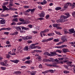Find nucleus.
I'll return each instance as SVG.
<instances>
[{
    "mask_svg": "<svg viewBox=\"0 0 75 75\" xmlns=\"http://www.w3.org/2000/svg\"><path fill=\"white\" fill-rule=\"evenodd\" d=\"M3 59V58L2 57H0V61H1V60ZM0 64L1 65H3L6 67H8V66H10L9 64H7V60L5 61L4 62H0Z\"/></svg>",
    "mask_w": 75,
    "mask_h": 75,
    "instance_id": "obj_1",
    "label": "nucleus"
},
{
    "mask_svg": "<svg viewBox=\"0 0 75 75\" xmlns=\"http://www.w3.org/2000/svg\"><path fill=\"white\" fill-rule=\"evenodd\" d=\"M56 21L57 23H64L65 21V20L61 16L60 19L57 20Z\"/></svg>",
    "mask_w": 75,
    "mask_h": 75,
    "instance_id": "obj_2",
    "label": "nucleus"
},
{
    "mask_svg": "<svg viewBox=\"0 0 75 75\" xmlns=\"http://www.w3.org/2000/svg\"><path fill=\"white\" fill-rule=\"evenodd\" d=\"M0 19L1 20L0 21V24H6V20L1 18H0Z\"/></svg>",
    "mask_w": 75,
    "mask_h": 75,
    "instance_id": "obj_3",
    "label": "nucleus"
},
{
    "mask_svg": "<svg viewBox=\"0 0 75 75\" xmlns=\"http://www.w3.org/2000/svg\"><path fill=\"white\" fill-rule=\"evenodd\" d=\"M39 15L40 17H44L45 16V13L43 11H42L41 13L39 14Z\"/></svg>",
    "mask_w": 75,
    "mask_h": 75,
    "instance_id": "obj_4",
    "label": "nucleus"
},
{
    "mask_svg": "<svg viewBox=\"0 0 75 75\" xmlns=\"http://www.w3.org/2000/svg\"><path fill=\"white\" fill-rule=\"evenodd\" d=\"M21 26H18L17 27H15V28L18 31H21Z\"/></svg>",
    "mask_w": 75,
    "mask_h": 75,
    "instance_id": "obj_5",
    "label": "nucleus"
},
{
    "mask_svg": "<svg viewBox=\"0 0 75 75\" xmlns=\"http://www.w3.org/2000/svg\"><path fill=\"white\" fill-rule=\"evenodd\" d=\"M58 64V63H52V66L53 67H55V68H59V66L56 65H57Z\"/></svg>",
    "mask_w": 75,
    "mask_h": 75,
    "instance_id": "obj_6",
    "label": "nucleus"
},
{
    "mask_svg": "<svg viewBox=\"0 0 75 75\" xmlns=\"http://www.w3.org/2000/svg\"><path fill=\"white\" fill-rule=\"evenodd\" d=\"M61 40L63 42H67V40L65 38V37H63L61 38Z\"/></svg>",
    "mask_w": 75,
    "mask_h": 75,
    "instance_id": "obj_7",
    "label": "nucleus"
},
{
    "mask_svg": "<svg viewBox=\"0 0 75 75\" xmlns=\"http://www.w3.org/2000/svg\"><path fill=\"white\" fill-rule=\"evenodd\" d=\"M47 2L45 0H44L42 2H41L40 3V4L42 5H44V4H47Z\"/></svg>",
    "mask_w": 75,
    "mask_h": 75,
    "instance_id": "obj_8",
    "label": "nucleus"
},
{
    "mask_svg": "<svg viewBox=\"0 0 75 75\" xmlns=\"http://www.w3.org/2000/svg\"><path fill=\"white\" fill-rule=\"evenodd\" d=\"M11 62H14V63L17 64V63H18V62H19V60H11Z\"/></svg>",
    "mask_w": 75,
    "mask_h": 75,
    "instance_id": "obj_9",
    "label": "nucleus"
},
{
    "mask_svg": "<svg viewBox=\"0 0 75 75\" xmlns=\"http://www.w3.org/2000/svg\"><path fill=\"white\" fill-rule=\"evenodd\" d=\"M29 23H30V21H25L23 22V24H29Z\"/></svg>",
    "mask_w": 75,
    "mask_h": 75,
    "instance_id": "obj_10",
    "label": "nucleus"
},
{
    "mask_svg": "<svg viewBox=\"0 0 75 75\" xmlns=\"http://www.w3.org/2000/svg\"><path fill=\"white\" fill-rule=\"evenodd\" d=\"M21 28L22 30H26V31H28L29 30V28H26L24 26H21Z\"/></svg>",
    "mask_w": 75,
    "mask_h": 75,
    "instance_id": "obj_11",
    "label": "nucleus"
},
{
    "mask_svg": "<svg viewBox=\"0 0 75 75\" xmlns=\"http://www.w3.org/2000/svg\"><path fill=\"white\" fill-rule=\"evenodd\" d=\"M69 31L70 33H74V28L70 29L69 30Z\"/></svg>",
    "mask_w": 75,
    "mask_h": 75,
    "instance_id": "obj_12",
    "label": "nucleus"
},
{
    "mask_svg": "<svg viewBox=\"0 0 75 75\" xmlns=\"http://www.w3.org/2000/svg\"><path fill=\"white\" fill-rule=\"evenodd\" d=\"M67 64H68V66L71 67H73V66L71 65V64H72V62H69L67 63Z\"/></svg>",
    "mask_w": 75,
    "mask_h": 75,
    "instance_id": "obj_13",
    "label": "nucleus"
},
{
    "mask_svg": "<svg viewBox=\"0 0 75 75\" xmlns=\"http://www.w3.org/2000/svg\"><path fill=\"white\" fill-rule=\"evenodd\" d=\"M2 7L4 10H7L8 11L9 10V9L7 8L6 6H2Z\"/></svg>",
    "mask_w": 75,
    "mask_h": 75,
    "instance_id": "obj_14",
    "label": "nucleus"
},
{
    "mask_svg": "<svg viewBox=\"0 0 75 75\" xmlns=\"http://www.w3.org/2000/svg\"><path fill=\"white\" fill-rule=\"evenodd\" d=\"M62 50L64 52H65V53L66 52H69V50H68V49H63Z\"/></svg>",
    "mask_w": 75,
    "mask_h": 75,
    "instance_id": "obj_15",
    "label": "nucleus"
},
{
    "mask_svg": "<svg viewBox=\"0 0 75 75\" xmlns=\"http://www.w3.org/2000/svg\"><path fill=\"white\" fill-rule=\"evenodd\" d=\"M30 47L31 48V49H35V48H37V47L36 46H33L32 45L30 46Z\"/></svg>",
    "mask_w": 75,
    "mask_h": 75,
    "instance_id": "obj_16",
    "label": "nucleus"
},
{
    "mask_svg": "<svg viewBox=\"0 0 75 75\" xmlns=\"http://www.w3.org/2000/svg\"><path fill=\"white\" fill-rule=\"evenodd\" d=\"M54 27H56V28H57L58 26H59V24H53Z\"/></svg>",
    "mask_w": 75,
    "mask_h": 75,
    "instance_id": "obj_17",
    "label": "nucleus"
},
{
    "mask_svg": "<svg viewBox=\"0 0 75 75\" xmlns=\"http://www.w3.org/2000/svg\"><path fill=\"white\" fill-rule=\"evenodd\" d=\"M29 46H25V47L24 48V50L25 51H28V47Z\"/></svg>",
    "mask_w": 75,
    "mask_h": 75,
    "instance_id": "obj_18",
    "label": "nucleus"
},
{
    "mask_svg": "<svg viewBox=\"0 0 75 75\" xmlns=\"http://www.w3.org/2000/svg\"><path fill=\"white\" fill-rule=\"evenodd\" d=\"M18 19L17 18H14L13 19V21H16V22H18Z\"/></svg>",
    "mask_w": 75,
    "mask_h": 75,
    "instance_id": "obj_19",
    "label": "nucleus"
},
{
    "mask_svg": "<svg viewBox=\"0 0 75 75\" xmlns=\"http://www.w3.org/2000/svg\"><path fill=\"white\" fill-rule=\"evenodd\" d=\"M19 20L21 22H24L25 21L24 19L23 18H20Z\"/></svg>",
    "mask_w": 75,
    "mask_h": 75,
    "instance_id": "obj_20",
    "label": "nucleus"
},
{
    "mask_svg": "<svg viewBox=\"0 0 75 75\" xmlns=\"http://www.w3.org/2000/svg\"><path fill=\"white\" fill-rule=\"evenodd\" d=\"M35 10L34 8L31 9L30 10V11L31 12V14H33V13L35 11Z\"/></svg>",
    "mask_w": 75,
    "mask_h": 75,
    "instance_id": "obj_21",
    "label": "nucleus"
},
{
    "mask_svg": "<svg viewBox=\"0 0 75 75\" xmlns=\"http://www.w3.org/2000/svg\"><path fill=\"white\" fill-rule=\"evenodd\" d=\"M21 72L20 71H17L15 72V74H16L17 75H18V74H21Z\"/></svg>",
    "mask_w": 75,
    "mask_h": 75,
    "instance_id": "obj_22",
    "label": "nucleus"
},
{
    "mask_svg": "<svg viewBox=\"0 0 75 75\" xmlns=\"http://www.w3.org/2000/svg\"><path fill=\"white\" fill-rule=\"evenodd\" d=\"M50 53L48 52H45L43 54V55H48V56H50Z\"/></svg>",
    "mask_w": 75,
    "mask_h": 75,
    "instance_id": "obj_23",
    "label": "nucleus"
},
{
    "mask_svg": "<svg viewBox=\"0 0 75 75\" xmlns=\"http://www.w3.org/2000/svg\"><path fill=\"white\" fill-rule=\"evenodd\" d=\"M61 7H57L55 8V10H61Z\"/></svg>",
    "mask_w": 75,
    "mask_h": 75,
    "instance_id": "obj_24",
    "label": "nucleus"
},
{
    "mask_svg": "<svg viewBox=\"0 0 75 75\" xmlns=\"http://www.w3.org/2000/svg\"><path fill=\"white\" fill-rule=\"evenodd\" d=\"M66 5H67L68 6H71V5H72V4L69 3H66Z\"/></svg>",
    "mask_w": 75,
    "mask_h": 75,
    "instance_id": "obj_25",
    "label": "nucleus"
},
{
    "mask_svg": "<svg viewBox=\"0 0 75 75\" xmlns=\"http://www.w3.org/2000/svg\"><path fill=\"white\" fill-rule=\"evenodd\" d=\"M57 52H52V54H53V55L54 56V55H57L58 54H57V53H56Z\"/></svg>",
    "mask_w": 75,
    "mask_h": 75,
    "instance_id": "obj_26",
    "label": "nucleus"
},
{
    "mask_svg": "<svg viewBox=\"0 0 75 75\" xmlns=\"http://www.w3.org/2000/svg\"><path fill=\"white\" fill-rule=\"evenodd\" d=\"M61 17H62L64 19V18H68V17L67 16H64V15L61 16Z\"/></svg>",
    "mask_w": 75,
    "mask_h": 75,
    "instance_id": "obj_27",
    "label": "nucleus"
},
{
    "mask_svg": "<svg viewBox=\"0 0 75 75\" xmlns=\"http://www.w3.org/2000/svg\"><path fill=\"white\" fill-rule=\"evenodd\" d=\"M54 39V38H49L48 39H47V41H51V40H52Z\"/></svg>",
    "mask_w": 75,
    "mask_h": 75,
    "instance_id": "obj_28",
    "label": "nucleus"
},
{
    "mask_svg": "<svg viewBox=\"0 0 75 75\" xmlns=\"http://www.w3.org/2000/svg\"><path fill=\"white\" fill-rule=\"evenodd\" d=\"M65 15H66V16H67V17H70V16H71L70 15H69V13H65Z\"/></svg>",
    "mask_w": 75,
    "mask_h": 75,
    "instance_id": "obj_29",
    "label": "nucleus"
},
{
    "mask_svg": "<svg viewBox=\"0 0 75 75\" xmlns=\"http://www.w3.org/2000/svg\"><path fill=\"white\" fill-rule=\"evenodd\" d=\"M64 47H67V45H64L61 46V48H64Z\"/></svg>",
    "mask_w": 75,
    "mask_h": 75,
    "instance_id": "obj_30",
    "label": "nucleus"
},
{
    "mask_svg": "<svg viewBox=\"0 0 75 75\" xmlns=\"http://www.w3.org/2000/svg\"><path fill=\"white\" fill-rule=\"evenodd\" d=\"M63 72H64V74H67L68 73H69V71L65 70Z\"/></svg>",
    "mask_w": 75,
    "mask_h": 75,
    "instance_id": "obj_31",
    "label": "nucleus"
},
{
    "mask_svg": "<svg viewBox=\"0 0 75 75\" xmlns=\"http://www.w3.org/2000/svg\"><path fill=\"white\" fill-rule=\"evenodd\" d=\"M30 60H28V61H27L25 62V64H30Z\"/></svg>",
    "mask_w": 75,
    "mask_h": 75,
    "instance_id": "obj_32",
    "label": "nucleus"
},
{
    "mask_svg": "<svg viewBox=\"0 0 75 75\" xmlns=\"http://www.w3.org/2000/svg\"><path fill=\"white\" fill-rule=\"evenodd\" d=\"M54 42H59V39H55L53 40Z\"/></svg>",
    "mask_w": 75,
    "mask_h": 75,
    "instance_id": "obj_33",
    "label": "nucleus"
},
{
    "mask_svg": "<svg viewBox=\"0 0 75 75\" xmlns=\"http://www.w3.org/2000/svg\"><path fill=\"white\" fill-rule=\"evenodd\" d=\"M8 4V2H7L4 3L3 4V5L4 6H6V5H7V4Z\"/></svg>",
    "mask_w": 75,
    "mask_h": 75,
    "instance_id": "obj_34",
    "label": "nucleus"
},
{
    "mask_svg": "<svg viewBox=\"0 0 75 75\" xmlns=\"http://www.w3.org/2000/svg\"><path fill=\"white\" fill-rule=\"evenodd\" d=\"M22 38L23 40H27L26 37H22Z\"/></svg>",
    "mask_w": 75,
    "mask_h": 75,
    "instance_id": "obj_35",
    "label": "nucleus"
},
{
    "mask_svg": "<svg viewBox=\"0 0 75 75\" xmlns=\"http://www.w3.org/2000/svg\"><path fill=\"white\" fill-rule=\"evenodd\" d=\"M28 26L30 28H33V25H29Z\"/></svg>",
    "mask_w": 75,
    "mask_h": 75,
    "instance_id": "obj_36",
    "label": "nucleus"
},
{
    "mask_svg": "<svg viewBox=\"0 0 75 75\" xmlns=\"http://www.w3.org/2000/svg\"><path fill=\"white\" fill-rule=\"evenodd\" d=\"M57 29H58L59 30H61L62 29V28L60 26H58L57 28Z\"/></svg>",
    "mask_w": 75,
    "mask_h": 75,
    "instance_id": "obj_37",
    "label": "nucleus"
},
{
    "mask_svg": "<svg viewBox=\"0 0 75 75\" xmlns=\"http://www.w3.org/2000/svg\"><path fill=\"white\" fill-rule=\"evenodd\" d=\"M4 29L5 30H10L11 29L10 28H4Z\"/></svg>",
    "mask_w": 75,
    "mask_h": 75,
    "instance_id": "obj_38",
    "label": "nucleus"
},
{
    "mask_svg": "<svg viewBox=\"0 0 75 75\" xmlns=\"http://www.w3.org/2000/svg\"><path fill=\"white\" fill-rule=\"evenodd\" d=\"M11 57V56L9 55V54H7L6 56V57L7 58H10Z\"/></svg>",
    "mask_w": 75,
    "mask_h": 75,
    "instance_id": "obj_39",
    "label": "nucleus"
},
{
    "mask_svg": "<svg viewBox=\"0 0 75 75\" xmlns=\"http://www.w3.org/2000/svg\"><path fill=\"white\" fill-rule=\"evenodd\" d=\"M56 52H58L59 53H61V51L60 50H56Z\"/></svg>",
    "mask_w": 75,
    "mask_h": 75,
    "instance_id": "obj_40",
    "label": "nucleus"
},
{
    "mask_svg": "<svg viewBox=\"0 0 75 75\" xmlns=\"http://www.w3.org/2000/svg\"><path fill=\"white\" fill-rule=\"evenodd\" d=\"M47 42V39L46 40V39H44L43 40H42V42Z\"/></svg>",
    "mask_w": 75,
    "mask_h": 75,
    "instance_id": "obj_41",
    "label": "nucleus"
},
{
    "mask_svg": "<svg viewBox=\"0 0 75 75\" xmlns=\"http://www.w3.org/2000/svg\"><path fill=\"white\" fill-rule=\"evenodd\" d=\"M49 72H50L51 73H54V71L53 70H48Z\"/></svg>",
    "mask_w": 75,
    "mask_h": 75,
    "instance_id": "obj_42",
    "label": "nucleus"
},
{
    "mask_svg": "<svg viewBox=\"0 0 75 75\" xmlns=\"http://www.w3.org/2000/svg\"><path fill=\"white\" fill-rule=\"evenodd\" d=\"M30 11H31V9H29L27 10H26V13H29V12H30Z\"/></svg>",
    "mask_w": 75,
    "mask_h": 75,
    "instance_id": "obj_43",
    "label": "nucleus"
},
{
    "mask_svg": "<svg viewBox=\"0 0 75 75\" xmlns=\"http://www.w3.org/2000/svg\"><path fill=\"white\" fill-rule=\"evenodd\" d=\"M62 43H63V42H59V43H57V44H56V45H60V44H62Z\"/></svg>",
    "mask_w": 75,
    "mask_h": 75,
    "instance_id": "obj_44",
    "label": "nucleus"
},
{
    "mask_svg": "<svg viewBox=\"0 0 75 75\" xmlns=\"http://www.w3.org/2000/svg\"><path fill=\"white\" fill-rule=\"evenodd\" d=\"M23 14H24L25 15V16H28V13H27V12H24Z\"/></svg>",
    "mask_w": 75,
    "mask_h": 75,
    "instance_id": "obj_45",
    "label": "nucleus"
},
{
    "mask_svg": "<svg viewBox=\"0 0 75 75\" xmlns=\"http://www.w3.org/2000/svg\"><path fill=\"white\" fill-rule=\"evenodd\" d=\"M45 33H47V32H48L49 31V30L48 29H45L44 30Z\"/></svg>",
    "mask_w": 75,
    "mask_h": 75,
    "instance_id": "obj_46",
    "label": "nucleus"
},
{
    "mask_svg": "<svg viewBox=\"0 0 75 75\" xmlns=\"http://www.w3.org/2000/svg\"><path fill=\"white\" fill-rule=\"evenodd\" d=\"M43 62H47V59H43Z\"/></svg>",
    "mask_w": 75,
    "mask_h": 75,
    "instance_id": "obj_47",
    "label": "nucleus"
},
{
    "mask_svg": "<svg viewBox=\"0 0 75 75\" xmlns=\"http://www.w3.org/2000/svg\"><path fill=\"white\" fill-rule=\"evenodd\" d=\"M11 25H16V23L13 22V23H11Z\"/></svg>",
    "mask_w": 75,
    "mask_h": 75,
    "instance_id": "obj_48",
    "label": "nucleus"
},
{
    "mask_svg": "<svg viewBox=\"0 0 75 75\" xmlns=\"http://www.w3.org/2000/svg\"><path fill=\"white\" fill-rule=\"evenodd\" d=\"M38 61H41V59L40 58V57H38Z\"/></svg>",
    "mask_w": 75,
    "mask_h": 75,
    "instance_id": "obj_49",
    "label": "nucleus"
},
{
    "mask_svg": "<svg viewBox=\"0 0 75 75\" xmlns=\"http://www.w3.org/2000/svg\"><path fill=\"white\" fill-rule=\"evenodd\" d=\"M50 62H54V59H53L52 58L50 59Z\"/></svg>",
    "mask_w": 75,
    "mask_h": 75,
    "instance_id": "obj_50",
    "label": "nucleus"
},
{
    "mask_svg": "<svg viewBox=\"0 0 75 75\" xmlns=\"http://www.w3.org/2000/svg\"><path fill=\"white\" fill-rule=\"evenodd\" d=\"M24 7L25 8H29V6H24Z\"/></svg>",
    "mask_w": 75,
    "mask_h": 75,
    "instance_id": "obj_51",
    "label": "nucleus"
},
{
    "mask_svg": "<svg viewBox=\"0 0 75 75\" xmlns=\"http://www.w3.org/2000/svg\"><path fill=\"white\" fill-rule=\"evenodd\" d=\"M51 54H50L49 56H50V57H53V56H54V54H52V52L51 53Z\"/></svg>",
    "mask_w": 75,
    "mask_h": 75,
    "instance_id": "obj_52",
    "label": "nucleus"
},
{
    "mask_svg": "<svg viewBox=\"0 0 75 75\" xmlns=\"http://www.w3.org/2000/svg\"><path fill=\"white\" fill-rule=\"evenodd\" d=\"M59 59L60 61H62L64 59V58H59Z\"/></svg>",
    "mask_w": 75,
    "mask_h": 75,
    "instance_id": "obj_53",
    "label": "nucleus"
},
{
    "mask_svg": "<svg viewBox=\"0 0 75 75\" xmlns=\"http://www.w3.org/2000/svg\"><path fill=\"white\" fill-rule=\"evenodd\" d=\"M20 32L21 33H25V31H23V30H21L20 31Z\"/></svg>",
    "mask_w": 75,
    "mask_h": 75,
    "instance_id": "obj_54",
    "label": "nucleus"
},
{
    "mask_svg": "<svg viewBox=\"0 0 75 75\" xmlns=\"http://www.w3.org/2000/svg\"><path fill=\"white\" fill-rule=\"evenodd\" d=\"M55 33L57 34H60V32H59L55 31Z\"/></svg>",
    "mask_w": 75,
    "mask_h": 75,
    "instance_id": "obj_55",
    "label": "nucleus"
},
{
    "mask_svg": "<svg viewBox=\"0 0 75 75\" xmlns=\"http://www.w3.org/2000/svg\"><path fill=\"white\" fill-rule=\"evenodd\" d=\"M71 6H72V7L71 8H74V7H75V5H74L72 4V5H71Z\"/></svg>",
    "mask_w": 75,
    "mask_h": 75,
    "instance_id": "obj_56",
    "label": "nucleus"
},
{
    "mask_svg": "<svg viewBox=\"0 0 75 75\" xmlns=\"http://www.w3.org/2000/svg\"><path fill=\"white\" fill-rule=\"evenodd\" d=\"M4 34H6V35H8L9 33L8 32H5L4 33Z\"/></svg>",
    "mask_w": 75,
    "mask_h": 75,
    "instance_id": "obj_57",
    "label": "nucleus"
},
{
    "mask_svg": "<svg viewBox=\"0 0 75 75\" xmlns=\"http://www.w3.org/2000/svg\"><path fill=\"white\" fill-rule=\"evenodd\" d=\"M9 6H13V2H10Z\"/></svg>",
    "mask_w": 75,
    "mask_h": 75,
    "instance_id": "obj_58",
    "label": "nucleus"
},
{
    "mask_svg": "<svg viewBox=\"0 0 75 75\" xmlns=\"http://www.w3.org/2000/svg\"><path fill=\"white\" fill-rule=\"evenodd\" d=\"M35 71L33 73H32L31 75H35Z\"/></svg>",
    "mask_w": 75,
    "mask_h": 75,
    "instance_id": "obj_59",
    "label": "nucleus"
},
{
    "mask_svg": "<svg viewBox=\"0 0 75 75\" xmlns=\"http://www.w3.org/2000/svg\"><path fill=\"white\" fill-rule=\"evenodd\" d=\"M21 47H18L17 50H18V51H20V50H21Z\"/></svg>",
    "mask_w": 75,
    "mask_h": 75,
    "instance_id": "obj_60",
    "label": "nucleus"
},
{
    "mask_svg": "<svg viewBox=\"0 0 75 75\" xmlns=\"http://www.w3.org/2000/svg\"><path fill=\"white\" fill-rule=\"evenodd\" d=\"M68 7V6L66 5H66L65 6H64V8H67Z\"/></svg>",
    "mask_w": 75,
    "mask_h": 75,
    "instance_id": "obj_61",
    "label": "nucleus"
},
{
    "mask_svg": "<svg viewBox=\"0 0 75 75\" xmlns=\"http://www.w3.org/2000/svg\"><path fill=\"white\" fill-rule=\"evenodd\" d=\"M18 32H16L14 33V34H15V35H17V34H18Z\"/></svg>",
    "mask_w": 75,
    "mask_h": 75,
    "instance_id": "obj_62",
    "label": "nucleus"
},
{
    "mask_svg": "<svg viewBox=\"0 0 75 75\" xmlns=\"http://www.w3.org/2000/svg\"><path fill=\"white\" fill-rule=\"evenodd\" d=\"M69 33V32H68L67 31H66L64 32V34H68Z\"/></svg>",
    "mask_w": 75,
    "mask_h": 75,
    "instance_id": "obj_63",
    "label": "nucleus"
},
{
    "mask_svg": "<svg viewBox=\"0 0 75 75\" xmlns=\"http://www.w3.org/2000/svg\"><path fill=\"white\" fill-rule=\"evenodd\" d=\"M23 22H19L18 23V25H20V24H23Z\"/></svg>",
    "mask_w": 75,
    "mask_h": 75,
    "instance_id": "obj_64",
    "label": "nucleus"
}]
</instances>
